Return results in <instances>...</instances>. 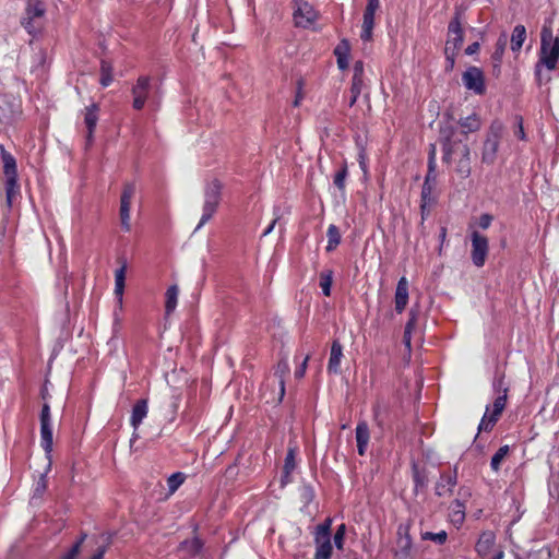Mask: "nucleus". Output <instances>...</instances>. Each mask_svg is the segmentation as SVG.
<instances>
[{"label":"nucleus","instance_id":"obj_29","mask_svg":"<svg viewBox=\"0 0 559 559\" xmlns=\"http://www.w3.org/2000/svg\"><path fill=\"white\" fill-rule=\"evenodd\" d=\"M126 271L127 266L123 264L121 267L116 270L115 273V295L117 296L120 305L122 304V296L124 292Z\"/></svg>","mask_w":559,"mask_h":559},{"label":"nucleus","instance_id":"obj_17","mask_svg":"<svg viewBox=\"0 0 559 559\" xmlns=\"http://www.w3.org/2000/svg\"><path fill=\"white\" fill-rule=\"evenodd\" d=\"M408 302V282L406 277H401L397 282L395 296H394V305L397 313H402Z\"/></svg>","mask_w":559,"mask_h":559},{"label":"nucleus","instance_id":"obj_23","mask_svg":"<svg viewBox=\"0 0 559 559\" xmlns=\"http://www.w3.org/2000/svg\"><path fill=\"white\" fill-rule=\"evenodd\" d=\"M147 411H148V407H147L146 400H139L134 404V406L132 408L131 418H130V424L134 429L139 428L142 420L146 417Z\"/></svg>","mask_w":559,"mask_h":559},{"label":"nucleus","instance_id":"obj_22","mask_svg":"<svg viewBox=\"0 0 559 559\" xmlns=\"http://www.w3.org/2000/svg\"><path fill=\"white\" fill-rule=\"evenodd\" d=\"M496 542V535L491 531L483 532L475 545V550L480 557H486Z\"/></svg>","mask_w":559,"mask_h":559},{"label":"nucleus","instance_id":"obj_6","mask_svg":"<svg viewBox=\"0 0 559 559\" xmlns=\"http://www.w3.org/2000/svg\"><path fill=\"white\" fill-rule=\"evenodd\" d=\"M46 13V7L40 0H27L24 14L21 17V25L25 31L35 36L43 28V19Z\"/></svg>","mask_w":559,"mask_h":559},{"label":"nucleus","instance_id":"obj_59","mask_svg":"<svg viewBox=\"0 0 559 559\" xmlns=\"http://www.w3.org/2000/svg\"><path fill=\"white\" fill-rule=\"evenodd\" d=\"M358 162H359V165L361 167V169L364 171H366L367 169V166H366V162H365V153L364 152H360L359 155H358Z\"/></svg>","mask_w":559,"mask_h":559},{"label":"nucleus","instance_id":"obj_21","mask_svg":"<svg viewBox=\"0 0 559 559\" xmlns=\"http://www.w3.org/2000/svg\"><path fill=\"white\" fill-rule=\"evenodd\" d=\"M343 357V346L340 341L334 340L331 345L330 359L328 362V371L331 373H338L341 367V359Z\"/></svg>","mask_w":559,"mask_h":559},{"label":"nucleus","instance_id":"obj_20","mask_svg":"<svg viewBox=\"0 0 559 559\" xmlns=\"http://www.w3.org/2000/svg\"><path fill=\"white\" fill-rule=\"evenodd\" d=\"M98 110L99 107L97 104H92L91 106L85 108L84 123L87 129L86 139L88 143L92 142L93 140V133L98 121Z\"/></svg>","mask_w":559,"mask_h":559},{"label":"nucleus","instance_id":"obj_39","mask_svg":"<svg viewBox=\"0 0 559 559\" xmlns=\"http://www.w3.org/2000/svg\"><path fill=\"white\" fill-rule=\"evenodd\" d=\"M506 47H507V35L504 33H502L496 43V48L492 53V59L497 64L501 62Z\"/></svg>","mask_w":559,"mask_h":559},{"label":"nucleus","instance_id":"obj_13","mask_svg":"<svg viewBox=\"0 0 559 559\" xmlns=\"http://www.w3.org/2000/svg\"><path fill=\"white\" fill-rule=\"evenodd\" d=\"M135 194V185L134 183H127L123 187L121 198H120V223L121 227L124 231L131 230V223H130V209H131V201Z\"/></svg>","mask_w":559,"mask_h":559},{"label":"nucleus","instance_id":"obj_43","mask_svg":"<svg viewBox=\"0 0 559 559\" xmlns=\"http://www.w3.org/2000/svg\"><path fill=\"white\" fill-rule=\"evenodd\" d=\"M295 468V450L288 449L285 457L284 469L286 474H289Z\"/></svg>","mask_w":559,"mask_h":559},{"label":"nucleus","instance_id":"obj_11","mask_svg":"<svg viewBox=\"0 0 559 559\" xmlns=\"http://www.w3.org/2000/svg\"><path fill=\"white\" fill-rule=\"evenodd\" d=\"M40 445L47 454H50L53 445L51 413L48 403H45L40 412Z\"/></svg>","mask_w":559,"mask_h":559},{"label":"nucleus","instance_id":"obj_27","mask_svg":"<svg viewBox=\"0 0 559 559\" xmlns=\"http://www.w3.org/2000/svg\"><path fill=\"white\" fill-rule=\"evenodd\" d=\"M526 39V28L524 25L519 24L513 28L511 35V49L516 52L520 51Z\"/></svg>","mask_w":559,"mask_h":559},{"label":"nucleus","instance_id":"obj_31","mask_svg":"<svg viewBox=\"0 0 559 559\" xmlns=\"http://www.w3.org/2000/svg\"><path fill=\"white\" fill-rule=\"evenodd\" d=\"M326 237H328V245H326L325 249L328 252H331V251L335 250L336 247L341 242V233H340L338 227L333 224L330 225L328 227Z\"/></svg>","mask_w":559,"mask_h":559},{"label":"nucleus","instance_id":"obj_64","mask_svg":"<svg viewBox=\"0 0 559 559\" xmlns=\"http://www.w3.org/2000/svg\"><path fill=\"white\" fill-rule=\"evenodd\" d=\"M358 96L359 95L352 94V97L349 99V106H354L355 105V103L357 102Z\"/></svg>","mask_w":559,"mask_h":559},{"label":"nucleus","instance_id":"obj_16","mask_svg":"<svg viewBox=\"0 0 559 559\" xmlns=\"http://www.w3.org/2000/svg\"><path fill=\"white\" fill-rule=\"evenodd\" d=\"M457 484L456 471L453 473H442L439 481L436 484V495L439 497L450 496Z\"/></svg>","mask_w":559,"mask_h":559},{"label":"nucleus","instance_id":"obj_36","mask_svg":"<svg viewBox=\"0 0 559 559\" xmlns=\"http://www.w3.org/2000/svg\"><path fill=\"white\" fill-rule=\"evenodd\" d=\"M510 448L509 445H502L498 449V451L493 454L490 462V467L492 471L498 472L500 469V465L506 456L509 454Z\"/></svg>","mask_w":559,"mask_h":559},{"label":"nucleus","instance_id":"obj_14","mask_svg":"<svg viewBox=\"0 0 559 559\" xmlns=\"http://www.w3.org/2000/svg\"><path fill=\"white\" fill-rule=\"evenodd\" d=\"M462 81L464 86L467 90L474 91L476 94H484L485 92V81L484 74L480 69L476 67L468 68L462 76Z\"/></svg>","mask_w":559,"mask_h":559},{"label":"nucleus","instance_id":"obj_34","mask_svg":"<svg viewBox=\"0 0 559 559\" xmlns=\"http://www.w3.org/2000/svg\"><path fill=\"white\" fill-rule=\"evenodd\" d=\"M348 176L347 165L343 163L341 168L335 173L333 177L334 186L342 192H345L346 178Z\"/></svg>","mask_w":559,"mask_h":559},{"label":"nucleus","instance_id":"obj_4","mask_svg":"<svg viewBox=\"0 0 559 559\" xmlns=\"http://www.w3.org/2000/svg\"><path fill=\"white\" fill-rule=\"evenodd\" d=\"M222 190L223 183L217 178H214L205 183L202 216L195 228V231L205 225L216 213L222 200Z\"/></svg>","mask_w":559,"mask_h":559},{"label":"nucleus","instance_id":"obj_10","mask_svg":"<svg viewBox=\"0 0 559 559\" xmlns=\"http://www.w3.org/2000/svg\"><path fill=\"white\" fill-rule=\"evenodd\" d=\"M319 17L318 11L305 0H295L293 19L295 26L308 28Z\"/></svg>","mask_w":559,"mask_h":559},{"label":"nucleus","instance_id":"obj_7","mask_svg":"<svg viewBox=\"0 0 559 559\" xmlns=\"http://www.w3.org/2000/svg\"><path fill=\"white\" fill-rule=\"evenodd\" d=\"M558 58L559 37L552 35L550 27L544 26L540 32V61L548 70H554Z\"/></svg>","mask_w":559,"mask_h":559},{"label":"nucleus","instance_id":"obj_37","mask_svg":"<svg viewBox=\"0 0 559 559\" xmlns=\"http://www.w3.org/2000/svg\"><path fill=\"white\" fill-rule=\"evenodd\" d=\"M435 186L432 183L424 182L421 188V204L420 209L424 211L427 206L435 202L432 197Z\"/></svg>","mask_w":559,"mask_h":559},{"label":"nucleus","instance_id":"obj_56","mask_svg":"<svg viewBox=\"0 0 559 559\" xmlns=\"http://www.w3.org/2000/svg\"><path fill=\"white\" fill-rule=\"evenodd\" d=\"M380 5V0H368L366 9L377 11Z\"/></svg>","mask_w":559,"mask_h":559},{"label":"nucleus","instance_id":"obj_58","mask_svg":"<svg viewBox=\"0 0 559 559\" xmlns=\"http://www.w3.org/2000/svg\"><path fill=\"white\" fill-rule=\"evenodd\" d=\"M191 548H192V550H193L194 552L200 551V549L202 548V544H201V542H200L199 539H197V538H195V539H193V540L191 542Z\"/></svg>","mask_w":559,"mask_h":559},{"label":"nucleus","instance_id":"obj_30","mask_svg":"<svg viewBox=\"0 0 559 559\" xmlns=\"http://www.w3.org/2000/svg\"><path fill=\"white\" fill-rule=\"evenodd\" d=\"M450 520L456 526H460L465 520V506L459 499L454 500L451 506Z\"/></svg>","mask_w":559,"mask_h":559},{"label":"nucleus","instance_id":"obj_1","mask_svg":"<svg viewBox=\"0 0 559 559\" xmlns=\"http://www.w3.org/2000/svg\"><path fill=\"white\" fill-rule=\"evenodd\" d=\"M439 143L442 150V160L453 165L454 171L462 178L471 175V147L461 139L459 129L451 123H442L439 131Z\"/></svg>","mask_w":559,"mask_h":559},{"label":"nucleus","instance_id":"obj_40","mask_svg":"<svg viewBox=\"0 0 559 559\" xmlns=\"http://www.w3.org/2000/svg\"><path fill=\"white\" fill-rule=\"evenodd\" d=\"M447 538H448V534L445 531H440L438 533H432V532L421 533V539L432 540L439 545H443L447 542Z\"/></svg>","mask_w":559,"mask_h":559},{"label":"nucleus","instance_id":"obj_54","mask_svg":"<svg viewBox=\"0 0 559 559\" xmlns=\"http://www.w3.org/2000/svg\"><path fill=\"white\" fill-rule=\"evenodd\" d=\"M403 342H404L406 348L408 350H411V347H412V344H411V342H412V332L404 330Z\"/></svg>","mask_w":559,"mask_h":559},{"label":"nucleus","instance_id":"obj_44","mask_svg":"<svg viewBox=\"0 0 559 559\" xmlns=\"http://www.w3.org/2000/svg\"><path fill=\"white\" fill-rule=\"evenodd\" d=\"M346 527L345 524H341L334 534V544L338 549L343 548L344 537Z\"/></svg>","mask_w":559,"mask_h":559},{"label":"nucleus","instance_id":"obj_24","mask_svg":"<svg viewBox=\"0 0 559 559\" xmlns=\"http://www.w3.org/2000/svg\"><path fill=\"white\" fill-rule=\"evenodd\" d=\"M289 365H288V360L287 358H282L276 367H275V370H274V377L277 379L278 381V385H280V399H283L284 394H285V378L286 376H288L289 373Z\"/></svg>","mask_w":559,"mask_h":559},{"label":"nucleus","instance_id":"obj_2","mask_svg":"<svg viewBox=\"0 0 559 559\" xmlns=\"http://www.w3.org/2000/svg\"><path fill=\"white\" fill-rule=\"evenodd\" d=\"M150 75H140L131 87L132 108L142 110L146 105L155 109L159 105V88L153 85Z\"/></svg>","mask_w":559,"mask_h":559},{"label":"nucleus","instance_id":"obj_55","mask_svg":"<svg viewBox=\"0 0 559 559\" xmlns=\"http://www.w3.org/2000/svg\"><path fill=\"white\" fill-rule=\"evenodd\" d=\"M106 550H107L106 546L99 547L91 559H103Z\"/></svg>","mask_w":559,"mask_h":559},{"label":"nucleus","instance_id":"obj_46","mask_svg":"<svg viewBox=\"0 0 559 559\" xmlns=\"http://www.w3.org/2000/svg\"><path fill=\"white\" fill-rule=\"evenodd\" d=\"M436 179V163L433 160H428V173L424 182L432 183L435 186Z\"/></svg>","mask_w":559,"mask_h":559},{"label":"nucleus","instance_id":"obj_51","mask_svg":"<svg viewBox=\"0 0 559 559\" xmlns=\"http://www.w3.org/2000/svg\"><path fill=\"white\" fill-rule=\"evenodd\" d=\"M380 409H381V408H380V405H379V404H378V405H374V406L372 407V413H373V418H374L376 424H377L379 427H382L383 421H382V419H380Z\"/></svg>","mask_w":559,"mask_h":559},{"label":"nucleus","instance_id":"obj_28","mask_svg":"<svg viewBox=\"0 0 559 559\" xmlns=\"http://www.w3.org/2000/svg\"><path fill=\"white\" fill-rule=\"evenodd\" d=\"M337 58V66L341 70H345L348 67L349 58V45L346 40H342L334 50Z\"/></svg>","mask_w":559,"mask_h":559},{"label":"nucleus","instance_id":"obj_35","mask_svg":"<svg viewBox=\"0 0 559 559\" xmlns=\"http://www.w3.org/2000/svg\"><path fill=\"white\" fill-rule=\"evenodd\" d=\"M333 282V271L325 270L320 273V287L324 296L329 297L331 295V287Z\"/></svg>","mask_w":559,"mask_h":559},{"label":"nucleus","instance_id":"obj_63","mask_svg":"<svg viewBox=\"0 0 559 559\" xmlns=\"http://www.w3.org/2000/svg\"><path fill=\"white\" fill-rule=\"evenodd\" d=\"M302 96L300 93L297 94L296 99L294 100V106L297 107L300 104Z\"/></svg>","mask_w":559,"mask_h":559},{"label":"nucleus","instance_id":"obj_60","mask_svg":"<svg viewBox=\"0 0 559 559\" xmlns=\"http://www.w3.org/2000/svg\"><path fill=\"white\" fill-rule=\"evenodd\" d=\"M429 160H433L436 163V145L431 144V148L429 152Z\"/></svg>","mask_w":559,"mask_h":559},{"label":"nucleus","instance_id":"obj_42","mask_svg":"<svg viewBox=\"0 0 559 559\" xmlns=\"http://www.w3.org/2000/svg\"><path fill=\"white\" fill-rule=\"evenodd\" d=\"M86 535L83 534L80 539L70 548V550L63 556L62 559H76L81 551V546L85 539Z\"/></svg>","mask_w":559,"mask_h":559},{"label":"nucleus","instance_id":"obj_25","mask_svg":"<svg viewBox=\"0 0 559 559\" xmlns=\"http://www.w3.org/2000/svg\"><path fill=\"white\" fill-rule=\"evenodd\" d=\"M374 10L365 9L364 12V21H362V29L360 37L364 41H369L372 38V29L374 26Z\"/></svg>","mask_w":559,"mask_h":559},{"label":"nucleus","instance_id":"obj_26","mask_svg":"<svg viewBox=\"0 0 559 559\" xmlns=\"http://www.w3.org/2000/svg\"><path fill=\"white\" fill-rule=\"evenodd\" d=\"M178 296H179V287L177 285H171L168 287L165 294V312L166 316L171 314L178 304Z\"/></svg>","mask_w":559,"mask_h":559},{"label":"nucleus","instance_id":"obj_15","mask_svg":"<svg viewBox=\"0 0 559 559\" xmlns=\"http://www.w3.org/2000/svg\"><path fill=\"white\" fill-rule=\"evenodd\" d=\"M455 127L459 129L461 139L467 141L469 133H474L480 130L481 119L477 114L474 112L467 117L460 118Z\"/></svg>","mask_w":559,"mask_h":559},{"label":"nucleus","instance_id":"obj_5","mask_svg":"<svg viewBox=\"0 0 559 559\" xmlns=\"http://www.w3.org/2000/svg\"><path fill=\"white\" fill-rule=\"evenodd\" d=\"M504 134V126L500 120H493L489 126L481 147V163L492 165L497 159L501 139Z\"/></svg>","mask_w":559,"mask_h":559},{"label":"nucleus","instance_id":"obj_41","mask_svg":"<svg viewBox=\"0 0 559 559\" xmlns=\"http://www.w3.org/2000/svg\"><path fill=\"white\" fill-rule=\"evenodd\" d=\"M492 388H493L495 393H497L498 395H500V394L508 395L509 388L504 383V376L503 374H501L499 377H496L493 379Z\"/></svg>","mask_w":559,"mask_h":559},{"label":"nucleus","instance_id":"obj_33","mask_svg":"<svg viewBox=\"0 0 559 559\" xmlns=\"http://www.w3.org/2000/svg\"><path fill=\"white\" fill-rule=\"evenodd\" d=\"M114 80L112 76V66L110 62L106 60H102L100 62V84L103 87H107L111 84Z\"/></svg>","mask_w":559,"mask_h":559},{"label":"nucleus","instance_id":"obj_49","mask_svg":"<svg viewBox=\"0 0 559 559\" xmlns=\"http://www.w3.org/2000/svg\"><path fill=\"white\" fill-rule=\"evenodd\" d=\"M353 78H362L364 75V63L362 61H356L353 68Z\"/></svg>","mask_w":559,"mask_h":559},{"label":"nucleus","instance_id":"obj_50","mask_svg":"<svg viewBox=\"0 0 559 559\" xmlns=\"http://www.w3.org/2000/svg\"><path fill=\"white\" fill-rule=\"evenodd\" d=\"M416 324V316L413 311L409 312V319L406 322L405 331L412 332Z\"/></svg>","mask_w":559,"mask_h":559},{"label":"nucleus","instance_id":"obj_32","mask_svg":"<svg viewBox=\"0 0 559 559\" xmlns=\"http://www.w3.org/2000/svg\"><path fill=\"white\" fill-rule=\"evenodd\" d=\"M20 193V186L17 183V178L5 179V197L7 204L11 207L13 200Z\"/></svg>","mask_w":559,"mask_h":559},{"label":"nucleus","instance_id":"obj_8","mask_svg":"<svg viewBox=\"0 0 559 559\" xmlns=\"http://www.w3.org/2000/svg\"><path fill=\"white\" fill-rule=\"evenodd\" d=\"M331 525L332 519L328 518L321 524L316 527L314 531V544L316 552L314 559H330L332 556V543H331Z\"/></svg>","mask_w":559,"mask_h":559},{"label":"nucleus","instance_id":"obj_53","mask_svg":"<svg viewBox=\"0 0 559 559\" xmlns=\"http://www.w3.org/2000/svg\"><path fill=\"white\" fill-rule=\"evenodd\" d=\"M309 357L307 356L304 360V362L301 364V366L295 371V376L297 378H301L304 377L305 372H306V368H307V361H308Z\"/></svg>","mask_w":559,"mask_h":559},{"label":"nucleus","instance_id":"obj_57","mask_svg":"<svg viewBox=\"0 0 559 559\" xmlns=\"http://www.w3.org/2000/svg\"><path fill=\"white\" fill-rule=\"evenodd\" d=\"M277 221H278V216H277V217H275V218L272 221V223H271V224L267 226V228L263 231L262 236H267V235H270V234L273 231V229H274V227H275V225H276Z\"/></svg>","mask_w":559,"mask_h":559},{"label":"nucleus","instance_id":"obj_19","mask_svg":"<svg viewBox=\"0 0 559 559\" xmlns=\"http://www.w3.org/2000/svg\"><path fill=\"white\" fill-rule=\"evenodd\" d=\"M0 156L3 164L5 179L17 178V167L14 156L3 145H0Z\"/></svg>","mask_w":559,"mask_h":559},{"label":"nucleus","instance_id":"obj_47","mask_svg":"<svg viewBox=\"0 0 559 559\" xmlns=\"http://www.w3.org/2000/svg\"><path fill=\"white\" fill-rule=\"evenodd\" d=\"M362 84H364L362 78H353L352 86H350V94L360 95Z\"/></svg>","mask_w":559,"mask_h":559},{"label":"nucleus","instance_id":"obj_52","mask_svg":"<svg viewBox=\"0 0 559 559\" xmlns=\"http://www.w3.org/2000/svg\"><path fill=\"white\" fill-rule=\"evenodd\" d=\"M478 50H479V43L475 41L467 46V48L465 49V53L468 56H472V55L476 53Z\"/></svg>","mask_w":559,"mask_h":559},{"label":"nucleus","instance_id":"obj_38","mask_svg":"<svg viewBox=\"0 0 559 559\" xmlns=\"http://www.w3.org/2000/svg\"><path fill=\"white\" fill-rule=\"evenodd\" d=\"M186 475L181 472L171 474L167 478L168 491L170 495L175 493L177 489L183 484Z\"/></svg>","mask_w":559,"mask_h":559},{"label":"nucleus","instance_id":"obj_18","mask_svg":"<svg viewBox=\"0 0 559 559\" xmlns=\"http://www.w3.org/2000/svg\"><path fill=\"white\" fill-rule=\"evenodd\" d=\"M356 433V442H357V451L359 455H365L368 443L370 440V431L368 424L366 421H359L355 429Z\"/></svg>","mask_w":559,"mask_h":559},{"label":"nucleus","instance_id":"obj_9","mask_svg":"<svg viewBox=\"0 0 559 559\" xmlns=\"http://www.w3.org/2000/svg\"><path fill=\"white\" fill-rule=\"evenodd\" d=\"M508 395L500 394L495 399L491 409L488 405L478 425V431H490L499 420L507 405Z\"/></svg>","mask_w":559,"mask_h":559},{"label":"nucleus","instance_id":"obj_62","mask_svg":"<svg viewBox=\"0 0 559 559\" xmlns=\"http://www.w3.org/2000/svg\"><path fill=\"white\" fill-rule=\"evenodd\" d=\"M504 558V552L503 550H499L495 554V556L492 557V559H503Z\"/></svg>","mask_w":559,"mask_h":559},{"label":"nucleus","instance_id":"obj_48","mask_svg":"<svg viewBox=\"0 0 559 559\" xmlns=\"http://www.w3.org/2000/svg\"><path fill=\"white\" fill-rule=\"evenodd\" d=\"M492 219L493 217L490 214H481L478 219V225L480 228L487 229L491 225Z\"/></svg>","mask_w":559,"mask_h":559},{"label":"nucleus","instance_id":"obj_45","mask_svg":"<svg viewBox=\"0 0 559 559\" xmlns=\"http://www.w3.org/2000/svg\"><path fill=\"white\" fill-rule=\"evenodd\" d=\"M514 135L516 138H519L520 140L522 141H525L526 140V134L524 132V127H523V119L522 117L520 116H516L515 117V130H514Z\"/></svg>","mask_w":559,"mask_h":559},{"label":"nucleus","instance_id":"obj_3","mask_svg":"<svg viewBox=\"0 0 559 559\" xmlns=\"http://www.w3.org/2000/svg\"><path fill=\"white\" fill-rule=\"evenodd\" d=\"M462 22L463 12L460 9H455L454 15L448 25V39L444 47V55L449 69L453 68L456 53L461 49L464 40Z\"/></svg>","mask_w":559,"mask_h":559},{"label":"nucleus","instance_id":"obj_12","mask_svg":"<svg viewBox=\"0 0 559 559\" xmlns=\"http://www.w3.org/2000/svg\"><path fill=\"white\" fill-rule=\"evenodd\" d=\"M471 240H472V251H471V258L472 262L475 266L481 267L484 266L488 251H489V242L488 238L478 231L474 230L471 234Z\"/></svg>","mask_w":559,"mask_h":559},{"label":"nucleus","instance_id":"obj_61","mask_svg":"<svg viewBox=\"0 0 559 559\" xmlns=\"http://www.w3.org/2000/svg\"><path fill=\"white\" fill-rule=\"evenodd\" d=\"M445 237H447V228L442 227L441 231H440V241H441V243L445 240Z\"/></svg>","mask_w":559,"mask_h":559}]
</instances>
